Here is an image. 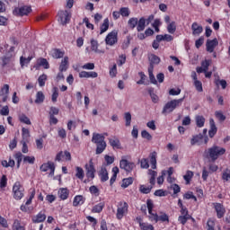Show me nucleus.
I'll return each instance as SVG.
<instances>
[{"label": "nucleus", "instance_id": "obj_1", "mask_svg": "<svg viewBox=\"0 0 230 230\" xmlns=\"http://www.w3.org/2000/svg\"><path fill=\"white\" fill-rule=\"evenodd\" d=\"M226 154V148L220 147L218 146H213L208 149L205 150L203 155L206 159H210L212 163H215L218 157Z\"/></svg>", "mask_w": 230, "mask_h": 230}, {"label": "nucleus", "instance_id": "obj_2", "mask_svg": "<svg viewBox=\"0 0 230 230\" xmlns=\"http://www.w3.org/2000/svg\"><path fill=\"white\" fill-rule=\"evenodd\" d=\"M182 102H184V98L173 99L167 102L163 108L162 114H172L177 107H181V105H182Z\"/></svg>", "mask_w": 230, "mask_h": 230}, {"label": "nucleus", "instance_id": "obj_3", "mask_svg": "<svg viewBox=\"0 0 230 230\" xmlns=\"http://www.w3.org/2000/svg\"><path fill=\"white\" fill-rule=\"evenodd\" d=\"M128 213V204L125 201H120L117 205V219L121 220L125 215Z\"/></svg>", "mask_w": 230, "mask_h": 230}, {"label": "nucleus", "instance_id": "obj_4", "mask_svg": "<svg viewBox=\"0 0 230 230\" xmlns=\"http://www.w3.org/2000/svg\"><path fill=\"white\" fill-rule=\"evenodd\" d=\"M13 199L15 200H21L24 197V187L21 185V182L16 181L13 186Z\"/></svg>", "mask_w": 230, "mask_h": 230}, {"label": "nucleus", "instance_id": "obj_5", "mask_svg": "<svg viewBox=\"0 0 230 230\" xmlns=\"http://www.w3.org/2000/svg\"><path fill=\"white\" fill-rule=\"evenodd\" d=\"M119 168H121V170H125V172H128V173H130V172H132V170H134V168H136V164H134L133 162H128L127 159V156H122V158L119 162Z\"/></svg>", "mask_w": 230, "mask_h": 230}, {"label": "nucleus", "instance_id": "obj_6", "mask_svg": "<svg viewBox=\"0 0 230 230\" xmlns=\"http://www.w3.org/2000/svg\"><path fill=\"white\" fill-rule=\"evenodd\" d=\"M84 170L86 172L87 179L93 181L96 173V168H94V163L93 162V159H91L89 163L84 165Z\"/></svg>", "mask_w": 230, "mask_h": 230}, {"label": "nucleus", "instance_id": "obj_7", "mask_svg": "<svg viewBox=\"0 0 230 230\" xmlns=\"http://www.w3.org/2000/svg\"><path fill=\"white\" fill-rule=\"evenodd\" d=\"M105 42L108 46H114V44L118 43V31H112L108 33L105 38Z\"/></svg>", "mask_w": 230, "mask_h": 230}, {"label": "nucleus", "instance_id": "obj_8", "mask_svg": "<svg viewBox=\"0 0 230 230\" xmlns=\"http://www.w3.org/2000/svg\"><path fill=\"white\" fill-rule=\"evenodd\" d=\"M31 13V7L30 6H22L15 7L13 11V15H17L19 17H23V15H28V13Z\"/></svg>", "mask_w": 230, "mask_h": 230}, {"label": "nucleus", "instance_id": "obj_9", "mask_svg": "<svg viewBox=\"0 0 230 230\" xmlns=\"http://www.w3.org/2000/svg\"><path fill=\"white\" fill-rule=\"evenodd\" d=\"M58 15L61 24H67L71 21V13L68 11H59Z\"/></svg>", "mask_w": 230, "mask_h": 230}, {"label": "nucleus", "instance_id": "obj_10", "mask_svg": "<svg viewBox=\"0 0 230 230\" xmlns=\"http://www.w3.org/2000/svg\"><path fill=\"white\" fill-rule=\"evenodd\" d=\"M40 172L50 170V175H55V164L53 162L45 163L40 167Z\"/></svg>", "mask_w": 230, "mask_h": 230}, {"label": "nucleus", "instance_id": "obj_11", "mask_svg": "<svg viewBox=\"0 0 230 230\" xmlns=\"http://www.w3.org/2000/svg\"><path fill=\"white\" fill-rule=\"evenodd\" d=\"M214 208L217 212V218H224V215H226V208H224V205L220 203H214Z\"/></svg>", "mask_w": 230, "mask_h": 230}, {"label": "nucleus", "instance_id": "obj_12", "mask_svg": "<svg viewBox=\"0 0 230 230\" xmlns=\"http://www.w3.org/2000/svg\"><path fill=\"white\" fill-rule=\"evenodd\" d=\"M206 46L207 51H208V53H213L215 51V48L218 46V40H207Z\"/></svg>", "mask_w": 230, "mask_h": 230}, {"label": "nucleus", "instance_id": "obj_13", "mask_svg": "<svg viewBox=\"0 0 230 230\" xmlns=\"http://www.w3.org/2000/svg\"><path fill=\"white\" fill-rule=\"evenodd\" d=\"M8 94H10V85L4 84L0 90V98L4 102L8 100Z\"/></svg>", "mask_w": 230, "mask_h": 230}, {"label": "nucleus", "instance_id": "obj_14", "mask_svg": "<svg viewBox=\"0 0 230 230\" xmlns=\"http://www.w3.org/2000/svg\"><path fill=\"white\" fill-rule=\"evenodd\" d=\"M92 143H94L95 145L105 143V136L98 133H93L92 137Z\"/></svg>", "mask_w": 230, "mask_h": 230}, {"label": "nucleus", "instance_id": "obj_15", "mask_svg": "<svg viewBox=\"0 0 230 230\" xmlns=\"http://www.w3.org/2000/svg\"><path fill=\"white\" fill-rule=\"evenodd\" d=\"M99 177L101 179V182H107V181H109V172H107V168H101L99 171Z\"/></svg>", "mask_w": 230, "mask_h": 230}, {"label": "nucleus", "instance_id": "obj_16", "mask_svg": "<svg viewBox=\"0 0 230 230\" xmlns=\"http://www.w3.org/2000/svg\"><path fill=\"white\" fill-rule=\"evenodd\" d=\"M79 78H98V73L81 71L79 73Z\"/></svg>", "mask_w": 230, "mask_h": 230}, {"label": "nucleus", "instance_id": "obj_17", "mask_svg": "<svg viewBox=\"0 0 230 230\" xmlns=\"http://www.w3.org/2000/svg\"><path fill=\"white\" fill-rule=\"evenodd\" d=\"M49 55L53 58H62L65 55V52L58 49H52L49 52Z\"/></svg>", "mask_w": 230, "mask_h": 230}, {"label": "nucleus", "instance_id": "obj_18", "mask_svg": "<svg viewBox=\"0 0 230 230\" xmlns=\"http://www.w3.org/2000/svg\"><path fill=\"white\" fill-rule=\"evenodd\" d=\"M44 220H46V214L44 212H40L32 217V222L34 224H40L41 222H44Z\"/></svg>", "mask_w": 230, "mask_h": 230}, {"label": "nucleus", "instance_id": "obj_19", "mask_svg": "<svg viewBox=\"0 0 230 230\" xmlns=\"http://www.w3.org/2000/svg\"><path fill=\"white\" fill-rule=\"evenodd\" d=\"M149 157H150L151 168L153 170H155L157 168V153L156 152L151 153Z\"/></svg>", "mask_w": 230, "mask_h": 230}, {"label": "nucleus", "instance_id": "obj_20", "mask_svg": "<svg viewBox=\"0 0 230 230\" xmlns=\"http://www.w3.org/2000/svg\"><path fill=\"white\" fill-rule=\"evenodd\" d=\"M58 195L61 200H66L67 197H69V190L66 188L59 189Z\"/></svg>", "mask_w": 230, "mask_h": 230}, {"label": "nucleus", "instance_id": "obj_21", "mask_svg": "<svg viewBox=\"0 0 230 230\" xmlns=\"http://www.w3.org/2000/svg\"><path fill=\"white\" fill-rule=\"evenodd\" d=\"M191 30H192V35H199L204 31L202 26L199 25V23L197 22L192 23Z\"/></svg>", "mask_w": 230, "mask_h": 230}, {"label": "nucleus", "instance_id": "obj_22", "mask_svg": "<svg viewBox=\"0 0 230 230\" xmlns=\"http://www.w3.org/2000/svg\"><path fill=\"white\" fill-rule=\"evenodd\" d=\"M146 28V20L145 17H142L138 20L137 23V31H143Z\"/></svg>", "mask_w": 230, "mask_h": 230}, {"label": "nucleus", "instance_id": "obj_23", "mask_svg": "<svg viewBox=\"0 0 230 230\" xmlns=\"http://www.w3.org/2000/svg\"><path fill=\"white\" fill-rule=\"evenodd\" d=\"M67 67H69V58L65 57L59 66V71H61V73L67 71Z\"/></svg>", "mask_w": 230, "mask_h": 230}, {"label": "nucleus", "instance_id": "obj_24", "mask_svg": "<svg viewBox=\"0 0 230 230\" xmlns=\"http://www.w3.org/2000/svg\"><path fill=\"white\" fill-rule=\"evenodd\" d=\"M84 202H85V199L84 198V196H75L73 201V206L76 208L77 206H82Z\"/></svg>", "mask_w": 230, "mask_h": 230}, {"label": "nucleus", "instance_id": "obj_25", "mask_svg": "<svg viewBox=\"0 0 230 230\" xmlns=\"http://www.w3.org/2000/svg\"><path fill=\"white\" fill-rule=\"evenodd\" d=\"M75 177L80 179V181H84V177H85V172L82 167L76 166L75 167Z\"/></svg>", "mask_w": 230, "mask_h": 230}, {"label": "nucleus", "instance_id": "obj_26", "mask_svg": "<svg viewBox=\"0 0 230 230\" xmlns=\"http://www.w3.org/2000/svg\"><path fill=\"white\" fill-rule=\"evenodd\" d=\"M112 173H113V175L111 176V178L110 180L111 186H112L114 184V182H116V178L118 177V174L119 173V168L113 167Z\"/></svg>", "mask_w": 230, "mask_h": 230}, {"label": "nucleus", "instance_id": "obj_27", "mask_svg": "<svg viewBox=\"0 0 230 230\" xmlns=\"http://www.w3.org/2000/svg\"><path fill=\"white\" fill-rule=\"evenodd\" d=\"M167 31L173 35L175 31H177V23L175 22H171V23L167 24Z\"/></svg>", "mask_w": 230, "mask_h": 230}, {"label": "nucleus", "instance_id": "obj_28", "mask_svg": "<svg viewBox=\"0 0 230 230\" xmlns=\"http://www.w3.org/2000/svg\"><path fill=\"white\" fill-rule=\"evenodd\" d=\"M148 74H149V79L151 84H157V80L155 79V76L154 75V65H150L148 68Z\"/></svg>", "mask_w": 230, "mask_h": 230}, {"label": "nucleus", "instance_id": "obj_29", "mask_svg": "<svg viewBox=\"0 0 230 230\" xmlns=\"http://www.w3.org/2000/svg\"><path fill=\"white\" fill-rule=\"evenodd\" d=\"M202 137H203L202 134L193 136L190 139L191 146H195V145H199V143H200Z\"/></svg>", "mask_w": 230, "mask_h": 230}, {"label": "nucleus", "instance_id": "obj_30", "mask_svg": "<svg viewBox=\"0 0 230 230\" xmlns=\"http://www.w3.org/2000/svg\"><path fill=\"white\" fill-rule=\"evenodd\" d=\"M98 40H91V49L94 51V53H103V51L98 49Z\"/></svg>", "mask_w": 230, "mask_h": 230}, {"label": "nucleus", "instance_id": "obj_31", "mask_svg": "<svg viewBox=\"0 0 230 230\" xmlns=\"http://www.w3.org/2000/svg\"><path fill=\"white\" fill-rule=\"evenodd\" d=\"M204 123H206V119L204 118V116H201V115L196 116L197 127H199V128H202V127H204Z\"/></svg>", "mask_w": 230, "mask_h": 230}, {"label": "nucleus", "instance_id": "obj_32", "mask_svg": "<svg viewBox=\"0 0 230 230\" xmlns=\"http://www.w3.org/2000/svg\"><path fill=\"white\" fill-rule=\"evenodd\" d=\"M14 159L17 161V168H21V163H22V160L24 161V155L18 152L14 155Z\"/></svg>", "mask_w": 230, "mask_h": 230}, {"label": "nucleus", "instance_id": "obj_33", "mask_svg": "<svg viewBox=\"0 0 230 230\" xmlns=\"http://www.w3.org/2000/svg\"><path fill=\"white\" fill-rule=\"evenodd\" d=\"M103 208H105V204L101 202L95 206H93L92 209V213H102L103 211Z\"/></svg>", "mask_w": 230, "mask_h": 230}, {"label": "nucleus", "instance_id": "obj_34", "mask_svg": "<svg viewBox=\"0 0 230 230\" xmlns=\"http://www.w3.org/2000/svg\"><path fill=\"white\" fill-rule=\"evenodd\" d=\"M45 96H44V93L42 92H38L36 93V99H35V103L40 104V103H44V100H45Z\"/></svg>", "mask_w": 230, "mask_h": 230}, {"label": "nucleus", "instance_id": "obj_35", "mask_svg": "<svg viewBox=\"0 0 230 230\" xmlns=\"http://www.w3.org/2000/svg\"><path fill=\"white\" fill-rule=\"evenodd\" d=\"M97 148H96V154H103V151L105 148H107V143L106 142H102L101 144H96Z\"/></svg>", "mask_w": 230, "mask_h": 230}, {"label": "nucleus", "instance_id": "obj_36", "mask_svg": "<svg viewBox=\"0 0 230 230\" xmlns=\"http://www.w3.org/2000/svg\"><path fill=\"white\" fill-rule=\"evenodd\" d=\"M109 30V18H105L102 24L101 25V32L100 34L105 33Z\"/></svg>", "mask_w": 230, "mask_h": 230}, {"label": "nucleus", "instance_id": "obj_37", "mask_svg": "<svg viewBox=\"0 0 230 230\" xmlns=\"http://www.w3.org/2000/svg\"><path fill=\"white\" fill-rule=\"evenodd\" d=\"M19 119L21 123H24L25 125H31V120H30V118H28V116L25 114H20Z\"/></svg>", "mask_w": 230, "mask_h": 230}, {"label": "nucleus", "instance_id": "obj_38", "mask_svg": "<svg viewBox=\"0 0 230 230\" xmlns=\"http://www.w3.org/2000/svg\"><path fill=\"white\" fill-rule=\"evenodd\" d=\"M137 22H138L137 18H136V17L130 18L128 21V26H129V28L131 30H134V28H136V26H137Z\"/></svg>", "mask_w": 230, "mask_h": 230}, {"label": "nucleus", "instance_id": "obj_39", "mask_svg": "<svg viewBox=\"0 0 230 230\" xmlns=\"http://www.w3.org/2000/svg\"><path fill=\"white\" fill-rule=\"evenodd\" d=\"M109 143H110L111 146H112V148H119V146L121 145L119 143V139H118V138H110Z\"/></svg>", "mask_w": 230, "mask_h": 230}, {"label": "nucleus", "instance_id": "obj_40", "mask_svg": "<svg viewBox=\"0 0 230 230\" xmlns=\"http://www.w3.org/2000/svg\"><path fill=\"white\" fill-rule=\"evenodd\" d=\"M124 119L126 121V127H130L132 123V114L130 112H125L124 113Z\"/></svg>", "mask_w": 230, "mask_h": 230}, {"label": "nucleus", "instance_id": "obj_41", "mask_svg": "<svg viewBox=\"0 0 230 230\" xmlns=\"http://www.w3.org/2000/svg\"><path fill=\"white\" fill-rule=\"evenodd\" d=\"M22 141H28V139L30 138V130L28 128H22Z\"/></svg>", "mask_w": 230, "mask_h": 230}, {"label": "nucleus", "instance_id": "obj_42", "mask_svg": "<svg viewBox=\"0 0 230 230\" xmlns=\"http://www.w3.org/2000/svg\"><path fill=\"white\" fill-rule=\"evenodd\" d=\"M23 163L25 164H35V156L23 155Z\"/></svg>", "mask_w": 230, "mask_h": 230}, {"label": "nucleus", "instance_id": "obj_43", "mask_svg": "<svg viewBox=\"0 0 230 230\" xmlns=\"http://www.w3.org/2000/svg\"><path fill=\"white\" fill-rule=\"evenodd\" d=\"M139 226L141 230H154V226L148 223L139 222Z\"/></svg>", "mask_w": 230, "mask_h": 230}, {"label": "nucleus", "instance_id": "obj_44", "mask_svg": "<svg viewBox=\"0 0 230 230\" xmlns=\"http://www.w3.org/2000/svg\"><path fill=\"white\" fill-rule=\"evenodd\" d=\"M13 230H25L24 226L21 225V221L18 219H15L13 224Z\"/></svg>", "mask_w": 230, "mask_h": 230}, {"label": "nucleus", "instance_id": "obj_45", "mask_svg": "<svg viewBox=\"0 0 230 230\" xmlns=\"http://www.w3.org/2000/svg\"><path fill=\"white\" fill-rule=\"evenodd\" d=\"M139 191L146 195L152 191V186L140 185Z\"/></svg>", "mask_w": 230, "mask_h": 230}, {"label": "nucleus", "instance_id": "obj_46", "mask_svg": "<svg viewBox=\"0 0 230 230\" xmlns=\"http://www.w3.org/2000/svg\"><path fill=\"white\" fill-rule=\"evenodd\" d=\"M132 182H134V180H132L131 177L129 178H126L122 180V188H128V186H130V184H132Z\"/></svg>", "mask_w": 230, "mask_h": 230}, {"label": "nucleus", "instance_id": "obj_47", "mask_svg": "<svg viewBox=\"0 0 230 230\" xmlns=\"http://www.w3.org/2000/svg\"><path fill=\"white\" fill-rule=\"evenodd\" d=\"M30 62H31V57H29V58L21 57V58H20V64H21L22 67H24V66H28V64H30Z\"/></svg>", "mask_w": 230, "mask_h": 230}, {"label": "nucleus", "instance_id": "obj_48", "mask_svg": "<svg viewBox=\"0 0 230 230\" xmlns=\"http://www.w3.org/2000/svg\"><path fill=\"white\" fill-rule=\"evenodd\" d=\"M46 80H48V75H41L39 79H38V82H39V85L40 87H44V85H46Z\"/></svg>", "mask_w": 230, "mask_h": 230}, {"label": "nucleus", "instance_id": "obj_49", "mask_svg": "<svg viewBox=\"0 0 230 230\" xmlns=\"http://www.w3.org/2000/svg\"><path fill=\"white\" fill-rule=\"evenodd\" d=\"M122 17H128L130 15V9L128 7H122L119 9Z\"/></svg>", "mask_w": 230, "mask_h": 230}, {"label": "nucleus", "instance_id": "obj_50", "mask_svg": "<svg viewBox=\"0 0 230 230\" xmlns=\"http://www.w3.org/2000/svg\"><path fill=\"white\" fill-rule=\"evenodd\" d=\"M149 220L157 224L159 222V216L157 215V213H153L151 211V213H149Z\"/></svg>", "mask_w": 230, "mask_h": 230}, {"label": "nucleus", "instance_id": "obj_51", "mask_svg": "<svg viewBox=\"0 0 230 230\" xmlns=\"http://www.w3.org/2000/svg\"><path fill=\"white\" fill-rule=\"evenodd\" d=\"M193 84H194V87H195L196 91H198V93H202V91H204V89L202 88V82L198 80V81H194Z\"/></svg>", "mask_w": 230, "mask_h": 230}, {"label": "nucleus", "instance_id": "obj_52", "mask_svg": "<svg viewBox=\"0 0 230 230\" xmlns=\"http://www.w3.org/2000/svg\"><path fill=\"white\" fill-rule=\"evenodd\" d=\"M193 178V172L187 171L186 174L183 176L184 181H186L187 184H190V181Z\"/></svg>", "mask_w": 230, "mask_h": 230}, {"label": "nucleus", "instance_id": "obj_53", "mask_svg": "<svg viewBox=\"0 0 230 230\" xmlns=\"http://www.w3.org/2000/svg\"><path fill=\"white\" fill-rule=\"evenodd\" d=\"M89 190L92 195H94V197H98L100 195V190L94 185L91 186Z\"/></svg>", "mask_w": 230, "mask_h": 230}, {"label": "nucleus", "instance_id": "obj_54", "mask_svg": "<svg viewBox=\"0 0 230 230\" xmlns=\"http://www.w3.org/2000/svg\"><path fill=\"white\" fill-rule=\"evenodd\" d=\"M140 166H141V168H143L144 170H148V168H150V164H148V159L143 158V159L140 161Z\"/></svg>", "mask_w": 230, "mask_h": 230}, {"label": "nucleus", "instance_id": "obj_55", "mask_svg": "<svg viewBox=\"0 0 230 230\" xmlns=\"http://www.w3.org/2000/svg\"><path fill=\"white\" fill-rule=\"evenodd\" d=\"M39 66H42L44 69H49V63H48V59L40 58L39 61Z\"/></svg>", "mask_w": 230, "mask_h": 230}, {"label": "nucleus", "instance_id": "obj_56", "mask_svg": "<svg viewBox=\"0 0 230 230\" xmlns=\"http://www.w3.org/2000/svg\"><path fill=\"white\" fill-rule=\"evenodd\" d=\"M149 60L151 62V66L152 64H159V62H161V58H159V57L152 54L150 57H149Z\"/></svg>", "mask_w": 230, "mask_h": 230}, {"label": "nucleus", "instance_id": "obj_57", "mask_svg": "<svg viewBox=\"0 0 230 230\" xmlns=\"http://www.w3.org/2000/svg\"><path fill=\"white\" fill-rule=\"evenodd\" d=\"M141 137L144 139H146L147 141H152V135L150 133H148V131H146V130L141 131Z\"/></svg>", "mask_w": 230, "mask_h": 230}, {"label": "nucleus", "instance_id": "obj_58", "mask_svg": "<svg viewBox=\"0 0 230 230\" xmlns=\"http://www.w3.org/2000/svg\"><path fill=\"white\" fill-rule=\"evenodd\" d=\"M58 98V88L54 87L52 97H51V100H52L53 103H57V99Z\"/></svg>", "mask_w": 230, "mask_h": 230}, {"label": "nucleus", "instance_id": "obj_59", "mask_svg": "<svg viewBox=\"0 0 230 230\" xmlns=\"http://www.w3.org/2000/svg\"><path fill=\"white\" fill-rule=\"evenodd\" d=\"M149 94L153 103H157L159 102V96L154 93V90H149Z\"/></svg>", "mask_w": 230, "mask_h": 230}, {"label": "nucleus", "instance_id": "obj_60", "mask_svg": "<svg viewBox=\"0 0 230 230\" xmlns=\"http://www.w3.org/2000/svg\"><path fill=\"white\" fill-rule=\"evenodd\" d=\"M190 217H189V216H179L178 222H180V224L184 226L186 224V222H188V220H190Z\"/></svg>", "mask_w": 230, "mask_h": 230}, {"label": "nucleus", "instance_id": "obj_61", "mask_svg": "<svg viewBox=\"0 0 230 230\" xmlns=\"http://www.w3.org/2000/svg\"><path fill=\"white\" fill-rule=\"evenodd\" d=\"M140 76V80L137 82V85H143L145 84V81L146 80V75L143 72L138 73Z\"/></svg>", "mask_w": 230, "mask_h": 230}, {"label": "nucleus", "instance_id": "obj_62", "mask_svg": "<svg viewBox=\"0 0 230 230\" xmlns=\"http://www.w3.org/2000/svg\"><path fill=\"white\" fill-rule=\"evenodd\" d=\"M207 230H215V220H213V219L208 220Z\"/></svg>", "mask_w": 230, "mask_h": 230}, {"label": "nucleus", "instance_id": "obj_63", "mask_svg": "<svg viewBox=\"0 0 230 230\" xmlns=\"http://www.w3.org/2000/svg\"><path fill=\"white\" fill-rule=\"evenodd\" d=\"M222 179L226 182H228V181H230V171L229 170H226L225 172H223Z\"/></svg>", "mask_w": 230, "mask_h": 230}, {"label": "nucleus", "instance_id": "obj_64", "mask_svg": "<svg viewBox=\"0 0 230 230\" xmlns=\"http://www.w3.org/2000/svg\"><path fill=\"white\" fill-rule=\"evenodd\" d=\"M7 182L8 179L6 178V175H3L0 180V188H6Z\"/></svg>", "mask_w": 230, "mask_h": 230}]
</instances>
